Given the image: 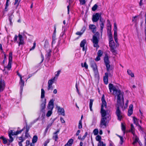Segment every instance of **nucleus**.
<instances>
[{
	"instance_id": "3c124183",
	"label": "nucleus",
	"mask_w": 146,
	"mask_h": 146,
	"mask_svg": "<svg viewBox=\"0 0 146 146\" xmlns=\"http://www.w3.org/2000/svg\"><path fill=\"white\" fill-rule=\"evenodd\" d=\"M30 136L29 133L25 132V135L24 137L25 139L28 138Z\"/></svg>"
},
{
	"instance_id": "bf43d9fd",
	"label": "nucleus",
	"mask_w": 146,
	"mask_h": 146,
	"mask_svg": "<svg viewBox=\"0 0 146 146\" xmlns=\"http://www.w3.org/2000/svg\"><path fill=\"white\" fill-rule=\"evenodd\" d=\"M109 37V42L113 41V36H108Z\"/></svg>"
},
{
	"instance_id": "72a5a7b5",
	"label": "nucleus",
	"mask_w": 146,
	"mask_h": 146,
	"mask_svg": "<svg viewBox=\"0 0 146 146\" xmlns=\"http://www.w3.org/2000/svg\"><path fill=\"white\" fill-rule=\"evenodd\" d=\"M127 73L128 74L130 75L132 77H134V74L132 72L131 70H127Z\"/></svg>"
},
{
	"instance_id": "6e6d98bb",
	"label": "nucleus",
	"mask_w": 146,
	"mask_h": 146,
	"mask_svg": "<svg viewBox=\"0 0 146 146\" xmlns=\"http://www.w3.org/2000/svg\"><path fill=\"white\" fill-rule=\"evenodd\" d=\"M10 134L11 135L13 136L15 135V132H13V130H11L10 132L8 133V134Z\"/></svg>"
},
{
	"instance_id": "69168bd1",
	"label": "nucleus",
	"mask_w": 146,
	"mask_h": 146,
	"mask_svg": "<svg viewBox=\"0 0 146 146\" xmlns=\"http://www.w3.org/2000/svg\"><path fill=\"white\" fill-rule=\"evenodd\" d=\"M101 56H99L97 55L96 58L95 59V60L96 61H98L100 60V57Z\"/></svg>"
},
{
	"instance_id": "c9c22d12",
	"label": "nucleus",
	"mask_w": 146,
	"mask_h": 146,
	"mask_svg": "<svg viewBox=\"0 0 146 146\" xmlns=\"http://www.w3.org/2000/svg\"><path fill=\"white\" fill-rule=\"evenodd\" d=\"M54 100L53 99H52L50 100L48 103V105L52 106H54Z\"/></svg>"
},
{
	"instance_id": "393cba45",
	"label": "nucleus",
	"mask_w": 146,
	"mask_h": 146,
	"mask_svg": "<svg viewBox=\"0 0 146 146\" xmlns=\"http://www.w3.org/2000/svg\"><path fill=\"white\" fill-rule=\"evenodd\" d=\"M38 140V137L36 135H34L32 139V142L33 143H35Z\"/></svg>"
},
{
	"instance_id": "473e14b6",
	"label": "nucleus",
	"mask_w": 146,
	"mask_h": 146,
	"mask_svg": "<svg viewBox=\"0 0 146 146\" xmlns=\"http://www.w3.org/2000/svg\"><path fill=\"white\" fill-rule=\"evenodd\" d=\"M25 129V127H24L22 129L19 131L17 130L15 132V135H17L18 134H20Z\"/></svg>"
},
{
	"instance_id": "58836bf2",
	"label": "nucleus",
	"mask_w": 146,
	"mask_h": 146,
	"mask_svg": "<svg viewBox=\"0 0 146 146\" xmlns=\"http://www.w3.org/2000/svg\"><path fill=\"white\" fill-rule=\"evenodd\" d=\"M19 139L20 140V142H23V141L25 140L24 137L23 138V134L22 135L19 137Z\"/></svg>"
},
{
	"instance_id": "9d476101",
	"label": "nucleus",
	"mask_w": 146,
	"mask_h": 146,
	"mask_svg": "<svg viewBox=\"0 0 146 146\" xmlns=\"http://www.w3.org/2000/svg\"><path fill=\"white\" fill-rule=\"evenodd\" d=\"M101 14L99 13H96L95 15H93L92 18V21L93 22H97L100 18H101Z\"/></svg>"
},
{
	"instance_id": "bb28decb",
	"label": "nucleus",
	"mask_w": 146,
	"mask_h": 146,
	"mask_svg": "<svg viewBox=\"0 0 146 146\" xmlns=\"http://www.w3.org/2000/svg\"><path fill=\"white\" fill-rule=\"evenodd\" d=\"M51 51L50 49L49 50V51L47 52V54L46 55V57L48 58V60H49L51 56Z\"/></svg>"
},
{
	"instance_id": "f3484780",
	"label": "nucleus",
	"mask_w": 146,
	"mask_h": 146,
	"mask_svg": "<svg viewBox=\"0 0 146 146\" xmlns=\"http://www.w3.org/2000/svg\"><path fill=\"white\" fill-rule=\"evenodd\" d=\"M60 130L58 129L54 133V135L52 137V139L55 140V141H57L58 139V137L57 135V133L59 132Z\"/></svg>"
},
{
	"instance_id": "052dcab7",
	"label": "nucleus",
	"mask_w": 146,
	"mask_h": 146,
	"mask_svg": "<svg viewBox=\"0 0 146 146\" xmlns=\"http://www.w3.org/2000/svg\"><path fill=\"white\" fill-rule=\"evenodd\" d=\"M81 47L82 48V51H84L85 52V53L86 54V53L87 49V47H85V46H83V47Z\"/></svg>"
},
{
	"instance_id": "13d9d810",
	"label": "nucleus",
	"mask_w": 146,
	"mask_h": 146,
	"mask_svg": "<svg viewBox=\"0 0 146 146\" xmlns=\"http://www.w3.org/2000/svg\"><path fill=\"white\" fill-rule=\"evenodd\" d=\"M86 29V27L85 26L83 27L82 29L81 30V31L83 33Z\"/></svg>"
},
{
	"instance_id": "4468645a",
	"label": "nucleus",
	"mask_w": 146,
	"mask_h": 146,
	"mask_svg": "<svg viewBox=\"0 0 146 146\" xmlns=\"http://www.w3.org/2000/svg\"><path fill=\"white\" fill-rule=\"evenodd\" d=\"M5 88V82L2 79H0V92L3 91Z\"/></svg>"
},
{
	"instance_id": "c03bdc74",
	"label": "nucleus",
	"mask_w": 146,
	"mask_h": 146,
	"mask_svg": "<svg viewBox=\"0 0 146 146\" xmlns=\"http://www.w3.org/2000/svg\"><path fill=\"white\" fill-rule=\"evenodd\" d=\"M133 110L128 109L127 115L129 116H130L133 113Z\"/></svg>"
},
{
	"instance_id": "e2e57ef3",
	"label": "nucleus",
	"mask_w": 146,
	"mask_h": 146,
	"mask_svg": "<svg viewBox=\"0 0 146 146\" xmlns=\"http://www.w3.org/2000/svg\"><path fill=\"white\" fill-rule=\"evenodd\" d=\"M83 33H82L81 31H77L76 33V34L77 35H79L80 36H81L82 34Z\"/></svg>"
},
{
	"instance_id": "2eb2a0df",
	"label": "nucleus",
	"mask_w": 146,
	"mask_h": 146,
	"mask_svg": "<svg viewBox=\"0 0 146 146\" xmlns=\"http://www.w3.org/2000/svg\"><path fill=\"white\" fill-rule=\"evenodd\" d=\"M19 40V46H20L21 45H23L25 44L24 41L23 39V36L20 34H19L18 35Z\"/></svg>"
},
{
	"instance_id": "2f4dec72",
	"label": "nucleus",
	"mask_w": 146,
	"mask_h": 146,
	"mask_svg": "<svg viewBox=\"0 0 146 146\" xmlns=\"http://www.w3.org/2000/svg\"><path fill=\"white\" fill-rule=\"evenodd\" d=\"M133 123L135 124L136 125L139 124L138 119L136 118L135 117H133Z\"/></svg>"
},
{
	"instance_id": "e433bc0d",
	"label": "nucleus",
	"mask_w": 146,
	"mask_h": 146,
	"mask_svg": "<svg viewBox=\"0 0 146 146\" xmlns=\"http://www.w3.org/2000/svg\"><path fill=\"white\" fill-rule=\"evenodd\" d=\"M74 140L72 139H70L69 140L67 143H68L70 146H72V144L73 143Z\"/></svg>"
},
{
	"instance_id": "f8f14e48",
	"label": "nucleus",
	"mask_w": 146,
	"mask_h": 146,
	"mask_svg": "<svg viewBox=\"0 0 146 146\" xmlns=\"http://www.w3.org/2000/svg\"><path fill=\"white\" fill-rule=\"evenodd\" d=\"M46 103V100L45 98L44 100H43V102L41 105L40 111L43 113H44L45 111V106Z\"/></svg>"
},
{
	"instance_id": "4be33fe9",
	"label": "nucleus",
	"mask_w": 146,
	"mask_h": 146,
	"mask_svg": "<svg viewBox=\"0 0 146 146\" xmlns=\"http://www.w3.org/2000/svg\"><path fill=\"white\" fill-rule=\"evenodd\" d=\"M129 132H131L133 136L135 135V128L133 124H131V129L129 131Z\"/></svg>"
},
{
	"instance_id": "864d4df0",
	"label": "nucleus",
	"mask_w": 146,
	"mask_h": 146,
	"mask_svg": "<svg viewBox=\"0 0 146 146\" xmlns=\"http://www.w3.org/2000/svg\"><path fill=\"white\" fill-rule=\"evenodd\" d=\"M121 129L124 132L126 129L125 126L123 123H121Z\"/></svg>"
},
{
	"instance_id": "c756f323",
	"label": "nucleus",
	"mask_w": 146,
	"mask_h": 146,
	"mask_svg": "<svg viewBox=\"0 0 146 146\" xmlns=\"http://www.w3.org/2000/svg\"><path fill=\"white\" fill-rule=\"evenodd\" d=\"M86 40L85 39H84L82 40L80 44V47H83L85 46L86 44Z\"/></svg>"
},
{
	"instance_id": "a19ab883",
	"label": "nucleus",
	"mask_w": 146,
	"mask_h": 146,
	"mask_svg": "<svg viewBox=\"0 0 146 146\" xmlns=\"http://www.w3.org/2000/svg\"><path fill=\"white\" fill-rule=\"evenodd\" d=\"M107 30L108 33V36H112V34L111 32V29L107 28Z\"/></svg>"
},
{
	"instance_id": "9b49d317",
	"label": "nucleus",
	"mask_w": 146,
	"mask_h": 146,
	"mask_svg": "<svg viewBox=\"0 0 146 146\" xmlns=\"http://www.w3.org/2000/svg\"><path fill=\"white\" fill-rule=\"evenodd\" d=\"M55 77L54 78L50 80H48V87L47 90H52L53 87L52 86V84L54 83V80Z\"/></svg>"
},
{
	"instance_id": "79ce46f5",
	"label": "nucleus",
	"mask_w": 146,
	"mask_h": 146,
	"mask_svg": "<svg viewBox=\"0 0 146 146\" xmlns=\"http://www.w3.org/2000/svg\"><path fill=\"white\" fill-rule=\"evenodd\" d=\"M52 110H48L46 114V116L47 117H49L51 116L52 113Z\"/></svg>"
},
{
	"instance_id": "39448f33",
	"label": "nucleus",
	"mask_w": 146,
	"mask_h": 146,
	"mask_svg": "<svg viewBox=\"0 0 146 146\" xmlns=\"http://www.w3.org/2000/svg\"><path fill=\"white\" fill-rule=\"evenodd\" d=\"M114 38L115 42L116 43V46H119V44L118 42L117 35V25L115 23H114Z\"/></svg>"
},
{
	"instance_id": "aec40b11",
	"label": "nucleus",
	"mask_w": 146,
	"mask_h": 146,
	"mask_svg": "<svg viewBox=\"0 0 146 146\" xmlns=\"http://www.w3.org/2000/svg\"><path fill=\"white\" fill-rule=\"evenodd\" d=\"M108 73H105V76L103 77L104 81L105 84H107L108 83Z\"/></svg>"
},
{
	"instance_id": "774afa93",
	"label": "nucleus",
	"mask_w": 146,
	"mask_h": 146,
	"mask_svg": "<svg viewBox=\"0 0 146 146\" xmlns=\"http://www.w3.org/2000/svg\"><path fill=\"white\" fill-rule=\"evenodd\" d=\"M60 120L62 123H64L65 122V121L62 117H60Z\"/></svg>"
},
{
	"instance_id": "cd10ccee",
	"label": "nucleus",
	"mask_w": 146,
	"mask_h": 146,
	"mask_svg": "<svg viewBox=\"0 0 146 146\" xmlns=\"http://www.w3.org/2000/svg\"><path fill=\"white\" fill-rule=\"evenodd\" d=\"M9 5V4H6L5 5L4 10L2 11L3 14H5L8 10V7Z\"/></svg>"
},
{
	"instance_id": "b1692460",
	"label": "nucleus",
	"mask_w": 146,
	"mask_h": 146,
	"mask_svg": "<svg viewBox=\"0 0 146 146\" xmlns=\"http://www.w3.org/2000/svg\"><path fill=\"white\" fill-rule=\"evenodd\" d=\"M94 99H90V101L89 102V108L90 110L91 111H92V108L93 105V102H94Z\"/></svg>"
},
{
	"instance_id": "a18cd8bd",
	"label": "nucleus",
	"mask_w": 146,
	"mask_h": 146,
	"mask_svg": "<svg viewBox=\"0 0 146 146\" xmlns=\"http://www.w3.org/2000/svg\"><path fill=\"white\" fill-rule=\"evenodd\" d=\"M98 7V5L95 4L92 7V10L93 11H95L97 8Z\"/></svg>"
},
{
	"instance_id": "5fc2aeb1",
	"label": "nucleus",
	"mask_w": 146,
	"mask_h": 146,
	"mask_svg": "<svg viewBox=\"0 0 146 146\" xmlns=\"http://www.w3.org/2000/svg\"><path fill=\"white\" fill-rule=\"evenodd\" d=\"M80 4L81 5H84L85 4L86 1L85 0H79Z\"/></svg>"
},
{
	"instance_id": "ea45409f",
	"label": "nucleus",
	"mask_w": 146,
	"mask_h": 146,
	"mask_svg": "<svg viewBox=\"0 0 146 146\" xmlns=\"http://www.w3.org/2000/svg\"><path fill=\"white\" fill-rule=\"evenodd\" d=\"M82 127V121L81 119H80L78 125V128L79 129H81Z\"/></svg>"
},
{
	"instance_id": "8fccbe9b",
	"label": "nucleus",
	"mask_w": 146,
	"mask_h": 146,
	"mask_svg": "<svg viewBox=\"0 0 146 146\" xmlns=\"http://www.w3.org/2000/svg\"><path fill=\"white\" fill-rule=\"evenodd\" d=\"M103 52L102 50H99L98 51L97 53V55L101 56L102 55Z\"/></svg>"
},
{
	"instance_id": "20e7f679",
	"label": "nucleus",
	"mask_w": 146,
	"mask_h": 146,
	"mask_svg": "<svg viewBox=\"0 0 146 146\" xmlns=\"http://www.w3.org/2000/svg\"><path fill=\"white\" fill-rule=\"evenodd\" d=\"M104 62L106 65L107 73L110 74L109 72L111 71L113 72V68L110 64V62L109 60V57L107 54H106L104 58Z\"/></svg>"
},
{
	"instance_id": "6e6552de",
	"label": "nucleus",
	"mask_w": 146,
	"mask_h": 146,
	"mask_svg": "<svg viewBox=\"0 0 146 146\" xmlns=\"http://www.w3.org/2000/svg\"><path fill=\"white\" fill-rule=\"evenodd\" d=\"M116 114L117 117L118 119L120 121L123 118L122 113L121 110H120L119 106L117 107V109L115 112Z\"/></svg>"
},
{
	"instance_id": "dca6fc26",
	"label": "nucleus",
	"mask_w": 146,
	"mask_h": 146,
	"mask_svg": "<svg viewBox=\"0 0 146 146\" xmlns=\"http://www.w3.org/2000/svg\"><path fill=\"white\" fill-rule=\"evenodd\" d=\"M13 12L9 14L8 15V19L10 22V24L11 25H13L12 20L14 17L13 14Z\"/></svg>"
},
{
	"instance_id": "5701e85b",
	"label": "nucleus",
	"mask_w": 146,
	"mask_h": 146,
	"mask_svg": "<svg viewBox=\"0 0 146 146\" xmlns=\"http://www.w3.org/2000/svg\"><path fill=\"white\" fill-rule=\"evenodd\" d=\"M102 18H100V21L101 23L100 24V31L101 33H102L103 31V29L104 26V22L102 21Z\"/></svg>"
},
{
	"instance_id": "49530a36",
	"label": "nucleus",
	"mask_w": 146,
	"mask_h": 146,
	"mask_svg": "<svg viewBox=\"0 0 146 146\" xmlns=\"http://www.w3.org/2000/svg\"><path fill=\"white\" fill-rule=\"evenodd\" d=\"M26 126L25 127V128L26 129V130L25 132L28 133L30 128V127L29 126H28V125L27 123L26 124Z\"/></svg>"
},
{
	"instance_id": "09e8293b",
	"label": "nucleus",
	"mask_w": 146,
	"mask_h": 146,
	"mask_svg": "<svg viewBox=\"0 0 146 146\" xmlns=\"http://www.w3.org/2000/svg\"><path fill=\"white\" fill-rule=\"evenodd\" d=\"M21 0H20L19 1V0H15V2L14 3V5H15L17 4V7H18V6Z\"/></svg>"
},
{
	"instance_id": "423d86ee",
	"label": "nucleus",
	"mask_w": 146,
	"mask_h": 146,
	"mask_svg": "<svg viewBox=\"0 0 146 146\" xmlns=\"http://www.w3.org/2000/svg\"><path fill=\"white\" fill-rule=\"evenodd\" d=\"M109 45L110 49L111 51L113 54L115 55L117 54V53L116 50L115 49L116 47L115 45V42L113 41L109 42Z\"/></svg>"
},
{
	"instance_id": "603ef678",
	"label": "nucleus",
	"mask_w": 146,
	"mask_h": 146,
	"mask_svg": "<svg viewBox=\"0 0 146 146\" xmlns=\"http://www.w3.org/2000/svg\"><path fill=\"white\" fill-rule=\"evenodd\" d=\"M81 65H82V67H85L86 69H87L88 68V65L87 64L86 62H84V66L83 65L82 63Z\"/></svg>"
},
{
	"instance_id": "a211bd4d",
	"label": "nucleus",
	"mask_w": 146,
	"mask_h": 146,
	"mask_svg": "<svg viewBox=\"0 0 146 146\" xmlns=\"http://www.w3.org/2000/svg\"><path fill=\"white\" fill-rule=\"evenodd\" d=\"M57 109L58 112H59L62 115L64 116L65 114L64 113V108H61L60 107H57Z\"/></svg>"
},
{
	"instance_id": "ddd939ff",
	"label": "nucleus",
	"mask_w": 146,
	"mask_h": 146,
	"mask_svg": "<svg viewBox=\"0 0 146 146\" xmlns=\"http://www.w3.org/2000/svg\"><path fill=\"white\" fill-rule=\"evenodd\" d=\"M90 66L92 68L93 70L95 72L97 71V68L96 63L94 61H92L90 62Z\"/></svg>"
},
{
	"instance_id": "6ab92c4d",
	"label": "nucleus",
	"mask_w": 146,
	"mask_h": 146,
	"mask_svg": "<svg viewBox=\"0 0 146 146\" xmlns=\"http://www.w3.org/2000/svg\"><path fill=\"white\" fill-rule=\"evenodd\" d=\"M89 29L92 30V32L95 33H96V27L94 25H90L89 26Z\"/></svg>"
},
{
	"instance_id": "338daca9",
	"label": "nucleus",
	"mask_w": 146,
	"mask_h": 146,
	"mask_svg": "<svg viewBox=\"0 0 146 146\" xmlns=\"http://www.w3.org/2000/svg\"><path fill=\"white\" fill-rule=\"evenodd\" d=\"M137 126H138L139 127V128H138V129L139 130H141V131H143V129L139 124H138Z\"/></svg>"
},
{
	"instance_id": "f704fd0d",
	"label": "nucleus",
	"mask_w": 146,
	"mask_h": 146,
	"mask_svg": "<svg viewBox=\"0 0 146 146\" xmlns=\"http://www.w3.org/2000/svg\"><path fill=\"white\" fill-rule=\"evenodd\" d=\"M107 27H108L107 28L111 29V23L110 22V20L109 19H108L107 20Z\"/></svg>"
},
{
	"instance_id": "a878e982",
	"label": "nucleus",
	"mask_w": 146,
	"mask_h": 146,
	"mask_svg": "<svg viewBox=\"0 0 146 146\" xmlns=\"http://www.w3.org/2000/svg\"><path fill=\"white\" fill-rule=\"evenodd\" d=\"M134 136H135V137L132 143V144L133 145H135L136 143L138 142L139 140V138L136 135H135Z\"/></svg>"
},
{
	"instance_id": "c85d7f7f",
	"label": "nucleus",
	"mask_w": 146,
	"mask_h": 146,
	"mask_svg": "<svg viewBox=\"0 0 146 146\" xmlns=\"http://www.w3.org/2000/svg\"><path fill=\"white\" fill-rule=\"evenodd\" d=\"M1 139L3 140V142L4 144L7 143L8 142L7 140L4 136H1Z\"/></svg>"
},
{
	"instance_id": "37998d69",
	"label": "nucleus",
	"mask_w": 146,
	"mask_h": 146,
	"mask_svg": "<svg viewBox=\"0 0 146 146\" xmlns=\"http://www.w3.org/2000/svg\"><path fill=\"white\" fill-rule=\"evenodd\" d=\"M98 129H95L93 131V133L95 135H97L98 133Z\"/></svg>"
},
{
	"instance_id": "7ed1b4c3",
	"label": "nucleus",
	"mask_w": 146,
	"mask_h": 146,
	"mask_svg": "<svg viewBox=\"0 0 146 146\" xmlns=\"http://www.w3.org/2000/svg\"><path fill=\"white\" fill-rule=\"evenodd\" d=\"M100 34L98 32H97L93 35L92 40L93 44L94 47H96L97 49L99 48V46L98 45V43L99 40Z\"/></svg>"
},
{
	"instance_id": "f03ea898",
	"label": "nucleus",
	"mask_w": 146,
	"mask_h": 146,
	"mask_svg": "<svg viewBox=\"0 0 146 146\" xmlns=\"http://www.w3.org/2000/svg\"><path fill=\"white\" fill-rule=\"evenodd\" d=\"M109 88L110 92L111 91H113V94L117 96V103L118 105L121 104V98L124 103L123 92H122L118 88L117 89L112 84L110 83L109 84Z\"/></svg>"
},
{
	"instance_id": "7c9ffc66",
	"label": "nucleus",
	"mask_w": 146,
	"mask_h": 146,
	"mask_svg": "<svg viewBox=\"0 0 146 146\" xmlns=\"http://www.w3.org/2000/svg\"><path fill=\"white\" fill-rule=\"evenodd\" d=\"M45 91L43 88H42L41 89V98H43L45 96Z\"/></svg>"
},
{
	"instance_id": "4d7b16f0",
	"label": "nucleus",
	"mask_w": 146,
	"mask_h": 146,
	"mask_svg": "<svg viewBox=\"0 0 146 146\" xmlns=\"http://www.w3.org/2000/svg\"><path fill=\"white\" fill-rule=\"evenodd\" d=\"M36 43L35 42H34L33 43V46L32 47V48H31L30 50H29L30 51L32 50H33V49H34L35 47V46H36Z\"/></svg>"
},
{
	"instance_id": "de8ad7c7",
	"label": "nucleus",
	"mask_w": 146,
	"mask_h": 146,
	"mask_svg": "<svg viewBox=\"0 0 146 146\" xmlns=\"http://www.w3.org/2000/svg\"><path fill=\"white\" fill-rule=\"evenodd\" d=\"M54 106H51L50 105H48L47 106V108L48 110H50L52 111Z\"/></svg>"
},
{
	"instance_id": "4c0bfd02",
	"label": "nucleus",
	"mask_w": 146,
	"mask_h": 146,
	"mask_svg": "<svg viewBox=\"0 0 146 146\" xmlns=\"http://www.w3.org/2000/svg\"><path fill=\"white\" fill-rule=\"evenodd\" d=\"M8 135L9 137V139L8 140V141L10 143H11L13 141L14 139L12 137V135H11V134H9Z\"/></svg>"
},
{
	"instance_id": "412c9836",
	"label": "nucleus",
	"mask_w": 146,
	"mask_h": 146,
	"mask_svg": "<svg viewBox=\"0 0 146 146\" xmlns=\"http://www.w3.org/2000/svg\"><path fill=\"white\" fill-rule=\"evenodd\" d=\"M19 84L20 86V88L22 90L23 89L25 84V82L23 80L22 78L20 79Z\"/></svg>"
},
{
	"instance_id": "f257e3e1",
	"label": "nucleus",
	"mask_w": 146,
	"mask_h": 146,
	"mask_svg": "<svg viewBox=\"0 0 146 146\" xmlns=\"http://www.w3.org/2000/svg\"><path fill=\"white\" fill-rule=\"evenodd\" d=\"M102 104L101 107L100 113L102 118L101 119L100 127L101 128H104L107 126L108 123L106 121L107 118L106 117L108 113V110L106 111L104 109V107H107V103L105 99V96L103 94L101 98Z\"/></svg>"
},
{
	"instance_id": "1a4fd4ad",
	"label": "nucleus",
	"mask_w": 146,
	"mask_h": 146,
	"mask_svg": "<svg viewBox=\"0 0 146 146\" xmlns=\"http://www.w3.org/2000/svg\"><path fill=\"white\" fill-rule=\"evenodd\" d=\"M96 140L98 141V146H106L105 143H104L103 141H101L102 137L99 135H97L96 137Z\"/></svg>"
},
{
	"instance_id": "0eeeda50",
	"label": "nucleus",
	"mask_w": 146,
	"mask_h": 146,
	"mask_svg": "<svg viewBox=\"0 0 146 146\" xmlns=\"http://www.w3.org/2000/svg\"><path fill=\"white\" fill-rule=\"evenodd\" d=\"M11 52L9 53V62L7 66L5 67L8 70H10L11 68V64L12 62L13 54Z\"/></svg>"
},
{
	"instance_id": "0e129e2a",
	"label": "nucleus",
	"mask_w": 146,
	"mask_h": 146,
	"mask_svg": "<svg viewBox=\"0 0 146 146\" xmlns=\"http://www.w3.org/2000/svg\"><path fill=\"white\" fill-rule=\"evenodd\" d=\"M18 36L17 35H15L14 36V42H16L17 41Z\"/></svg>"
},
{
	"instance_id": "680f3d73",
	"label": "nucleus",
	"mask_w": 146,
	"mask_h": 146,
	"mask_svg": "<svg viewBox=\"0 0 146 146\" xmlns=\"http://www.w3.org/2000/svg\"><path fill=\"white\" fill-rule=\"evenodd\" d=\"M123 137H121L120 139V143L121 145H122L123 143Z\"/></svg>"
}]
</instances>
